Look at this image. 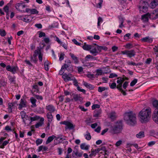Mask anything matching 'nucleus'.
Listing matches in <instances>:
<instances>
[{
    "label": "nucleus",
    "mask_w": 158,
    "mask_h": 158,
    "mask_svg": "<svg viewBox=\"0 0 158 158\" xmlns=\"http://www.w3.org/2000/svg\"><path fill=\"white\" fill-rule=\"evenodd\" d=\"M124 119L126 123L130 125H133L136 123V114L131 111L125 113Z\"/></svg>",
    "instance_id": "1"
},
{
    "label": "nucleus",
    "mask_w": 158,
    "mask_h": 158,
    "mask_svg": "<svg viewBox=\"0 0 158 158\" xmlns=\"http://www.w3.org/2000/svg\"><path fill=\"white\" fill-rule=\"evenodd\" d=\"M151 114V109L149 108L143 109L139 113V117L141 123H146L149 119Z\"/></svg>",
    "instance_id": "2"
},
{
    "label": "nucleus",
    "mask_w": 158,
    "mask_h": 158,
    "mask_svg": "<svg viewBox=\"0 0 158 158\" xmlns=\"http://www.w3.org/2000/svg\"><path fill=\"white\" fill-rule=\"evenodd\" d=\"M123 128L122 122L121 121L117 122L116 125L112 127L111 131L113 134L119 133Z\"/></svg>",
    "instance_id": "3"
},
{
    "label": "nucleus",
    "mask_w": 158,
    "mask_h": 158,
    "mask_svg": "<svg viewBox=\"0 0 158 158\" xmlns=\"http://www.w3.org/2000/svg\"><path fill=\"white\" fill-rule=\"evenodd\" d=\"M148 3L147 2L141 1L139 6L140 11L144 13L146 12L148 10Z\"/></svg>",
    "instance_id": "4"
},
{
    "label": "nucleus",
    "mask_w": 158,
    "mask_h": 158,
    "mask_svg": "<svg viewBox=\"0 0 158 158\" xmlns=\"http://www.w3.org/2000/svg\"><path fill=\"white\" fill-rule=\"evenodd\" d=\"M98 47L96 44L91 45L90 47V50L89 51L90 52L94 55L96 56L98 53Z\"/></svg>",
    "instance_id": "5"
},
{
    "label": "nucleus",
    "mask_w": 158,
    "mask_h": 158,
    "mask_svg": "<svg viewBox=\"0 0 158 158\" xmlns=\"http://www.w3.org/2000/svg\"><path fill=\"white\" fill-rule=\"evenodd\" d=\"M121 53L123 55H126L130 58L134 57L135 55V52L134 50H125L124 51H121Z\"/></svg>",
    "instance_id": "6"
},
{
    "label": "nucleus",
    "mask_w": 158,
    "mask_h": 158,
    "mask_svg": "<svg viewBox=\"0 0 158 158\" xmlns=\"http://www.w3.org/2000/svg\"><path fill=\"white\" fill-rule=\"evenodd\" d=\"M6 70L9 72H10L13 74H15L17 73L19 70V68L16 66H12L11 67L10 65H8L6 67Z\"/></svg>",
    "instance_id": "7"
},
{
    "label": "nucleus",
    "mask_w": 158,
    "mask_h": 158,
    "mask_svg": "<svg viewBox=\"0 0 158 158\" xmlns=\"http://www.w3.org/2000/svg\"><path fill=\"white\" fill-rule=\"evenodd\" d=\"M60 123L62 124L65 125L66 126L65 128L66 129H69L70 130L73 129L74 128L73 124L70 122L65 121L61 122Z\"/></svg>",
    "instance_id": "8"
},
{
    "label": "nucleus",
    "mask_w": 158,
    "mask_h": 158,
    "mask_svg": "<svg viewBox=\"0 0 158 158\" xmlns=\"http://www.w3.org/2000/svg\"><path fill=\"white\" fill-rule=\"evenodd\" d=\"M27 6L25 5L23 3H19L16 4L15 5V7L18 10L21 11L22 12H25L24 10H22L26 7Z\"/></svg>",
    "instance_id": "9"
},
{
    "label": "nucleus",
    "mask_w": 158,
    "mask_h": 158,
    "mask_svg": "<svg viewBox=\"0 0 158 158\" xmlns=\"http://www.w3.org/2000/svg\"><path fill=\"white\" fill-rule=\"evenodd\" d=\"M18 18L19 19L27 23L30 22L32 19L31 16L28 15L20 16H18Z\"/></svg>",
    "instance_id": "10"
},
{
    "label": "nucleus",
    "mask_w": 158,
    "mask_h": 158,
    "mask_svg": "<svg viewBox=\"0 0 158 158\" xmlns=\"http://www.w3.org/2000/svg\"><path fill=\"white\" fill-rule=\"evenodd\" d=\"M74 77L72 74L70 73L67 74L65 73L62 75V78L65 82L73 80V79H74Z\"/></svg>",
    "instance_id": "11"
},
{
    "label": "nucleus",
    "mask_w": 158,
    "mask_h": 158,
    "mask_svg": "<svg viewBox=\"0 0 158 158\" xmlns=\"http://www.w3.org/2000/svg\"><path fill=\"white\" fill-rule=\"evenodd\" d=\"M152 119L156 123L158 124V108L154 110L152 114Z\"/></svg>",
    "instance_id": "12"
},
{
    "label": "nucleus",
    "mask_w": 158,
    "mask_h": 158,
    "mask_svg": "<svg viewBox=\"0 0 158 158\" xmlns=\"http://www.w3.org/2000/svg\"><path fill=\"white\" fill-rule=\"evenodd\" d=\"M151 15L148 13L141 16V19L143 23H147L149 20V18L150 17Z\"/></svg>",
    "instance_id": "13"
},
{
    "label": "nucleus",
    "mask_w": 158,
    "mask_h": 158,
    "mask_svg": "<svg viewBox=\"0 0 158 158\" xmlns=\"http://www.w3.org/2000/svg\"><path fill=\"white\" fill-rule=\"evenodd\" d=\"M117 82L118 85L117 86V88L118 89L122 88V84L125 81V79L123 77H119L117 78Z\"/></svg>",
    "instance_id": "14"
},
{
    "label": "nucleus",
    "mask_w": 158,
    "mask_h": 158,
    "mask_svg": "<svg viewBox=\"0 0 158 158\" xmlns=\"http://www.w3.org/2000/svg\"><path fill=\"white\" fill-rule=\"evenodd\" d=\"M46 110L49 111L48 113H53L56 111V108L55 106L52 104L48 105L46 106Z\"/></svg>",
    "instance_id": "15"
},
{
    "label": "nucleus",
    "mask_w": 158,
    "mask_h": 158,
    "mask_svg": "<svg viewBox=\"0 0 158 158\" xmlns=\"http://www.w3.org/2000/svg\"><path fill=\"white\" fill-rule=\"evenodd\" d=\"M140 41L142 42H147L148 43H151L153 42V39L151 37L148 36L142 38Z\"/></svg>",
    "instance_id": "16"
},
{
    "label": "nucleus",
    "mask_w": 158,
    "mask_h": 158,
    "mask_svg": "<svg viewBox=\"0 0 158 158\" xmlns=\"http://www.w3.org/2000/svg\"><path fill=\"white\" fill-rule=\"evenodd\" d=\"M158 5V0H153L151 2L150 6L151 8L154 9Z\"/></svg>",
    "instance_id": "17"
},
{
    "label": "nucleus",
    "mask_w": 158,
    "mask_h": 158,
    "mask_svg": "<svg viewBox=\"0 0 158 158\" xmlns=\"http://www.w3.org/2000/svg\"><path fill=\"white\" fill-rule=\"evenodd\" d=\"M20 114L21 118L23 119V122L25 125H26L27 123L25 119H24V118H25V117H27V115H26V113L25 111H22L20 112Z\"/></svg>",
    "instance_id": "18"
},
{
    "label": "nucleus",
    "mask_w": 158,
    "mask_h": 158,
    "mask_svg": "<svg viewBox=\"0 0 158 158\" xmlns=\"http://www.w3.org/2000/svg\"><path fill=\"white\" fill-rule=\"evenodd\" d=\"M69 55L73 60H74L75 64H77L78 63V58L77 57L75 56L74 54L71 53H70Z\"/></svg>",
    "instance_id": "19"
},
{
    "label": "nucleus",
    "mask_w": 158,
    "mask_h": 158,
    "mask_svg": "<svg viewBox=\"0 0 158 158\" xmlns=\"http://www.w3.org/2000/svg\"><path fill=\"white\" fill-rule=\"evenodd\" d=\"M19 108H22V107H26V102L24 99H21L19 104Z\"/></svg>",
    "instance_id": "20"
},
{
    "label": "nucleus",
    "mask_w": 158,
    "mask_h": 158,
    "mask_svg": "<svg viewBox=\"0 0 158 158\" xmlns=\"http://www.w3.org/2000/svg\"><path fill=\"white\" fill-rule=\"evenodd\" d=\"M83 85L86 87L90 90L93 89L94 88V85L85 82L83 81Z\"/></svg>",
    "instance_id": "21"
},
{
    "label": "nucleus",
    "mask_w": 158,
    "mask_h": 158,
    "mask_svg": "<svg viewBox=\"0 0 158 158\" xmlns=\"http://www.w3.org/2000/svg\"><path fill=\"white\" fill-rule=\"evenodd\" d=\"M30 100L32 104L31 105V107L32 108L36 107L37 106L36 104V102L37 101L36 100L34 97H31L30 98Z\"/></svg>",
    "instance_id": "22"
},
{
    "label": "nucleus",
    "mask_w": 158,
    "mask_h": 158,
    "mask_svg": "<svg viewBox=\"0 0 158 158\" xmlns=\"http://www.w3.org/2000/svg\"><path fill=\"white\" fill-rule=\"evenodd\" d=\"M15 102L9 103L8 104V109L9 113L12 112V108L15 104Z\"/></svg>",
    "instance_id": "23"
},
{
    "label": "nucleus",
    "mask_w": 158,
    "mask_h": 158,
    "mask_svg": "<svg viewBox=\"0 0 158 158\" xmlns=\"http://www.w3.org/2000/svg\"><path fill=\"white\" fill-rule=\"evenodd\" d=\"M82 62L83 64V66L84 67L91 68L93 67L94 66V63L93 62L84 63V62Z\"/></svg>",
    "instance_id": "24"
},
{
    "label": "nucleus",
    "mask_w": 158,
    "mask_h": 158,
    "mask_svg": "<svg viewBox=\"0 0 158 158\" xmlns=\"http://www.w3.org/2000/svg\"><path fill=\"white\" fill-rule=\"evenodd\" d=\"M46 116L48 118V122L49 123H52L53 119V116L52 113H47Z\"/></svg>",
    "instance_id": "25"
},
{
    "label": "nucleus",
    "mask_w": 158,
    "mask_h": 158,
    "mask_svg": "<svg viewBox=\"0 0 158 158\" xmlns=\"http://www.w3.org/2000/svg\"><path fill=\"white\" fill-rule=\"evenodd\" d=\"M30 119L29 120L30 121V123L31 124L32 122L39 120L40 119V117L39 116L36 115L33 117H31L30 116Z\"/></svg>",
    "instance_id": "26"
},
{
    "label": "nucleus",
    "mask_w": 158,
    "mask_h": 158,
    "mask_svg": "<svg viewBox=\"0 0 158 158\" xmlns=\"http://www.w3.org/2000/svg\"><path fill=\"white\" fill-rule=\"evenodd\" d=\"M55 138H56V136L53 135L49 136L46 142V144H48L49 143H50Z\"/></svg>",
    "instance_id": "27"
},
{
    "label": "nucleus",
    "mask_w": 158,
    "mask_h": 158,
    "mask_svg": "<svg viewBox=\"0 0 158 158\" xmlns=\"http://www.w3.org/2000/svg\"><path fill=\"white\" fill-rule=\"evenodd\" d=\"M85 59V61H88L89 60L88 59H91L94 60H97V58L94 57L93 56L90 55H88L86 56Z\"/></svg>",
    "instance_id": "28"
},
{
    "label": "nucleus",
    "mask_w": 158,
    "mask_h": 158,
    "mask_svg": "<svg viewBox=\"0 0 158 158\" xmlns=\"http://www.w3.org/2000/svg\"><path fill=\"white\" fill-rule=\"evenodd\" d=\"M89 147V146L86 145L85 143H82L80 145V148L82 150H88Z\"/></svg>",
    "instance_id": "29"
},
{
    "label": "nucleus",
    "mask_w": 158,
    "mask_h": 158,
    "mask_svg": "<svg viewBox=\"0 0 158 158\" xmlns=\"http://www.w3.org/2000/svg\"><path fill=\"white\" fill-rule=\"evenodd\" d=\"M91 45L87 44L85 43L82 46V48L85 50L89 51L90 50Z\"/></svg>",
    "instance_id": "30"
},
{
    "label": "nucleus",
    "mask_w": 158,
    "mask_h": 158,
    "mask_svg": "<svg viewBox=\"0 0 158 158\" xmlns=\"http://www.w3.org/2000/svg\"><path fill=\"white\" fill-rule=\"evenodd\" d=\"M144 136V132L143 131L139 132L136 135V137L139 138H142Z\"/></svg>",
    "instance_id": "31"
},
{
    "label": "nucleus",
    "mask_w": 158,
    "mask_h": 158,
    "mask_svg": "<svg viewBox=\"0 0 158 158\" xmlns=\"http://www.w3.org/2000/svg\"><path fill=\"white\" fill-rule=\"evenodd\" d=\"M81 97H80V95L76 94L74 95L73 97V99L75 101H77L78 100H81Z\"/></svg>",
    "instance_id": "32"
},
{
    "label": "nucleus",
    "mask_w": 158,
    "mask_h": 158,
    "mask_svg": "<svg viewBox=\"0 0 158 158\" xmlns=\"http://www.w3.org/2000/svg\"><path fill=\"white\" fill-rule=\"evenodd\" d=\"M152 17L154 19H156L158 18V8L155 10V12L153 13Z\"/></svg>",
    "instance_id": "33"
},
{
    "label": "nucleus",
    "mask_w": 158,
    "mask_h": 158,
    "mask_svg": "<svg viewBox=\"0 0 158 158\" xmlns=\"http://www.w3.org/2000/svg\"><path fill=\"white\" fill-rule=\"evenodd\" d=\"M109 116L112 119H114L116 118V114L115 112H112L110 113Z\"/></svg>",
    "instance_id": "34"
},
{
    "label": "nucleus",
    "mask_w": 158,
    "mask_h": 158,
    "mask_svg": "<svg viewBox=\"0 0 158 158\" xmlns=\"http://www.w3.org/2000/svg\"><path fill=\"white\" fill-rule=\"evenodd\" d=\"M85 139L88 140H89L91 139V137L90 133L88 131H86V134L85 135Z\"/></svg>",
    "instance_id": "35"
},
{
    "label": "nucleus",
    "mask_w": 158,
    "mask_h": 158,
    "mask_svg": "<svg viewBox=\"0 0 158 158\" xmlns=\"http://www.w3.org/2000/svg\"><path fill=\"white\" fill-rule=\"evenodd\" d=\"M152 105L156 108H158V100H153L152 102Z\"/></svg>",
    "instance_id": "36"
},
{
    "label": "nucleus",
    "mask_w": 158,
    "mask_h": 158,
    "mask_svg": "<svg viewBox=\"0 0 158 158\" xmlns=\"http://www.w3.org/2000/svg\"><path fill=\"white\" fill-rule=\"evenodd\" d=\"M36 55H33V56H31L30 59L31 60L33 61L35 63H36L37 61V59L36 58Z\"/></svg>",
    "instance_id": "37"
},
{
    "label": "nucleus",
    "mask_w": 158,
    "mask_h": 158,
    "mask_svg": "<svg viewBox=\"0 0 158 158\" xmlns=\"http://www.w3.org/2000/svg\"><path fill=\"white\" fill-rule=\"evenodd\" d=\"M44 68L46 71H48V60L45 61L44 63Z\"/></svg>",
    "instance_id": "38"
},
{
    "label": "nucleus",
    "mask_w": 158,
    "mask_h": 158,
    "mask_svg": "<svg viewBox=\"0 0 158 158\" xmlns=\"http://www.w3.org/2000/svg\"><path fill=\"white\" fill-rule=\"evenodd\" d=\"M98 50L99 52H100L102 50H107V48L106 46H98Z\"/></svg>",
    "instance_id": "39"
},
{
    "label": "nucleus",
    "mask_w": 158,
    "mask_h": 158,
    "mask_svg": "<svg viewBox=\"0 0 158 158\" xmlns=\"http://www.w3.org/2000/svg\"><path fill=\"white\" fill-rule=\"evenodd\" d=\"M107 89V88H106L104 87H99L98 88V91L99 92H102L106 89Z\"/></svg>",
    "instance_id": "40"
},
{
    "label": "nucleus",
    "mask_w": 158,
    "mask_h": 158,
    "mask_svg": "<svg viewBox=\"0 0 158 158\" xmlns=\"http://www.w3.org/2000/svg\"><path fill=\"white\" fill-rule=\"evenodd\" d=\"M138 80L137 79L135 78L134 80L131 82L130 85L131 86H134L137 82Z\"/></svg>",
    "instance_id": "41"
},
{
    "label": "nucleus",
    "mask_w": 158,
    "mask_h": 158,
    "mask_svg": "<svg viewBox=\"0 0 158 158\" xmlns=\"http://www.w3.org/2000/svg\"><path fill=\"white\" fill-rule=\"evenodd\" d=\"M38 112L40 114H42L44 113V111L43 108L39 107L37 110Z\"/></svg>",
    "instance_id": "42"
},
{
    "label": "nucleus",
    "mask_w": 158,
    "mask_h": 158,
    "mask_svg": "<svg viewBox=\"0 0 158 158\" xmlns=\"http://www.w3.org/2000/svg\"><path fill=\"white\" fill-rule=\"evenodd\" d=\"M43 140L41 139H38L35 141V143L37 146H38L41 144L43 142Z\"/></svg>",
    "instance_id": "43"
},
{
    "label": "nucleus",
    "mask_w": 158,
    "mask_h": 158,
    "mask_svg": "<svg viewBox=\"0 0 158 158\" xmlns=\"http://www.w3.org/2000/svg\"><path fill=\"white\" fill-rule=\"evenodd\" d=\"M101 113V110H99L97 112H96V113L94 115V117H98L100 115Z\"/></svg>",
    "instance_id": "44"
},
{
    "label": "nucleus",
    "mask_w": 158,
    "mask_h": 158,
    "mask_svg": "<svg viewBox=\"0 0 158 158\" xmlns=\"http://www.w3.org/2000/svg\"><path fill=\"white\" fill-rule=\"evenodd\" d=\"M38 13L39 11H37L36 9H31V14L34 15L35 14H38Z\"/></svg>",
    "instance_id": "45"
},
{
    "label": "nucleus",
    "mask_w": 158,
    "mask_h": 158,
    "mask_svg": "<svg viewBox=\"0 0 158 158\" xmlns=\"http://www.w3.org/2000/svg\"><path fill=\"white\" fill-rule=\"evenodd\" d=\"M8 4L5 6L4 8H3V9L5 12H6V15H8V12H9V7L7 6Z\"/></svg>",
    "instance_id": "46"
},
{
    "label": "nucleus",
    "mask_w": 158,
    "mask_h": 158,
    "mask_svg": "<svg viewBox=\"0 0 158 158\" xmlns=\"http://www.w3.org/2000/svg\"><path fill=\"white\" fill-rule=\"evenodd\" d=\"M15 76H10L9 77V80L10 83H13L15 81Z\"/></svg>",
    "instance_id": "47"
},
{
    "label": "nucleus",
    "mask_w": 158,
    "mask_h": 158,
    "mask_svg": "<svg viewBox=\"0 0 158 158\" xmlns=\"http://www.w3.org/2000/svg\"><path fill=\"white\" fill-rule=\"evenodd\" d=\"M96 73L97 76L101 75L102 73V71L101 69H97L96 70Z\"/></svg>",
    "instance_id": "48"
},
{
    "label": "nucleus",
    "mask_w": 158,
    "mask_h": 158,
    "mask_svg": "<svg viewBox=\"0 0 158 158\" xmlns=\"http://www.w3.org/2000/svg\"><path fill=\"white\" fill-rule=\"evenodd\" d=\"M98 152L96 150H92L91 153L89 155V156L90 157H92L94 155H95Z\"/></svg>",
    "instance_id": "49"
},
{
    "label": "nucleus",
    "mask_w": 158,
    "mask_h": 158,
    "mask_svg": "<svg viewBox=\"0 0 158 158\" xmlns=\"http://www.w3.org/2000/svg\"><path fill=\"white\" fill-rule=\"evenodd\" d=\"M8 143H9L8 141H6V140L3 143L2 145H1L0 146V148H4V146H6V145H7Z\"/></svg>",
    "instance_id": "50"
},
{
    "label": "nucleus",
    "mask_w": 158,
    "mask_h": 158,
    "mask_svg": "<svg viewBox=\"0 0 158 158\" xmlns=\"http://www.w3.org/2000/svg\"><path fill=\"white\" fill-rule=\"evenodd\" d=\"M100 107V106L98 104H95L93 105L92 106V110H94L96 108H99Z\"/></svg>",
    "instance_id": "51"
},
{
    "label": "nucleus",
    "mask_w": 158,
    "mask_h": 158,
    "mask_svg": "<svg viewBox=\"0 0 158 158\" xmlns=\"http://www.w3.org/2000/svg\"><path fill=\"white\" fill-rule=\"evenodd\" d=\"M102 22L103 20L102 18L101 17H99L98 18V26H100L101 23H102Z\"/></svg>",
    "instance_id": "52"
},
{
    "label": "nucleus",
    "mask_w": 158,
    "mask_h": 158,
    "mask_svg": "<svg viewBox=\"0 0 158 158\" xmlns=\"http://www.w3.org/2000/svg\"><path fill=\"white\" fill-rule=\"evenodd\" d=\"M131 35L130 33H127L124 36V39L125 40H128L129 39V37Z\"/></svg>",
    "instance_id": "53"
},
{
    "label": "nucleus",
    "mask_w": 158,
    "mask_h": 158,
    "mask_svg": "<svg viewBox=\"0 0 158 158\" xmlns=\"http://www.w3.org/2000/svg\"><path fill=\"white\" fill-rule=\"evenodd\" d=\"M109 86L110 88L112 89H115L116 87H117L116 84L115 82H113L112 83L111 85L110 84Z\"/></svg>",
    "instance_id": "54"
},
{
    "label": "nucleus",
    "mask_w": 158,
    "mask_h": 158,
    "mask_svg": "<svg viewBox=\"0 0 158 158\" xmlns=\"http://www.w3.org/2000/svg\"><path fill=\"white\" fill-rule=\"evenodd\" d=\"M64 55L65 54L64 53L61 52L60 53L59 56V60L60 61H61L64 59Z\"/></svg>",
    "instance_id": "55"
},
{
    "label": "nucleus",
    "mask_w": 158,
    "mask_h": 158,
    "mask_svg": "<svg viewBox=\"0 0 158 158\" xmlns=\"http://www.w3.org/2000/svg\"><path fill=\"white\" fill-rule=\"evenodd\" d=\"M71 81H73V84L75 86H77V87L78 86H79L78 85V82L77 81V80L76 79V78H75V77H74V79L73 78V80H72Z\"/></svg>",
    "instance_id": "56"
},
{
    "label": "nucleus",
    "mask_w": 158,
    "mask_h": 158,
    "mask_svg": "<svg viewBox=\"0 0 158 158\" xmlns=\"http://www.w3.org/2000/svg\"><path fill=\"white\" fill-rule=\"evenodd\" d=\"M43 124V123L41 122H38L35 125L36 128H38L39 127H41Z\"/></svg>",
    "instance_id": "57"
},
{
    "label": "nucleus",
    "mask_w": 158,
    "mask_h": 158,
    "mask_svg": "<svg viewBox=\"0 0 158 158\" xmlns=\"http://www.w3.org/2000/svg\"><path fill=\"white\" fill-rule=\"evenodd\" d=\"M118 75L115 73H111L110 74V76L109 77V78H113L114 77H117Z\"/></svg>",
    "instance_id": "58"
},
{
    "label": "nucleus",
    "mask_w": 158,
    "mask_h": 158,
    "mask_svg": "<svg viewBox=\"0 0 158 158\" xmlns=\"http://www.w3.org/2000/svg\"><path fill=\"white\" fill-rule=\"evenodd\" d=\"M34 96L37 99H40V100H42L43 99V98L41 96L35 94L34 95Z\"/></svg>",
    "instance_id": "59"
},
{
    "label": "nucleus",
    "mask_w": 158,
    "mask_h": 158,
    "mask_svg": "<svg viewBox=\"0 0 158 158\" xmlns=\"http://www.w3.org/2000/svg\"><path fill=\"white\" fill-rule=\"evenodd\" d=\"M59 26V24L58 22H54L52 25L53 28L58 27Z\"/></svg>",
    "instance_id": "60"
},
{
    "label": "nucleus",
    "mask_w": 158,
    "mask_h": 158,
    "mask_svg": "<svg viewBox=\"0 0 158 158\" xmlns=\"http://www.w3.org/2000/svg\"><path fill=\"white\" fill-rule=\"evenodd\" d=\"M99 2L97 6L98 8H101L102 7V5L103 2V0H99Z\"/></svg>",
    "instance_id": "61"
},
{
    "label": "nucleus",
    "mask_w": 158,
    "mask_h": 158,
    "mask_svg": "<svg viewBox=\"0 0 158 158\" xmlns=\"http://www.w3.org/2000/svg\"><path fill=\"white\" fill-rule=\"evenodd\" d=\"M69 66V64H65L62 66V69L67 70V68Z\"/></svg>",
    "instance_id": "62"
},
{
    "label": "nucleus",
    "mask_w": 158,
    "mask_h": 158,
    "mask_svg": "<svg viewBox=\"0 0 158 158\" xmlns=\"http://www.w3.org/2000/svg\"><path fill=\"white\" fill-rule=\"evenodd\" d=\"M78 108L83 111H86L88 110L87 109H85L83 106L80 105L79 106Z\"/></svg>",
    "instance_id": "63"
},
{
    "label": "nucleus",
    "mask_w": 158,
    "mask_h": 158,
    "mask_svg": "<svg viewBox=\"0 0 158 158\" xmlns=\"http://www.w3.org/2000/svg\"><path fill=\"white\" fill-rule=\"evenodd\" d=\"M77 70L78 73H81L83 72V68L81 66L77 67Z\"/></svg>",
    "instance_id": "64"
}]
</instances>
